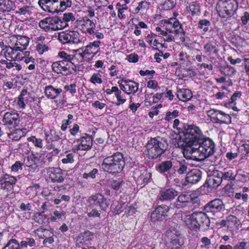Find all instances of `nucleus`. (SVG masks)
Instances as JSON below:
<instances>
[{"instance_id": "obj_1", "label": "nucleus", "mask_w": 249, "mask_h": 249, "mask_svg": "<svg viewBox=\"0 0 249 249\" xmlns=\"http://www.w3.org/2000/svg\"><path fill=\"white\" fill-rule=\"evenodd\" d=\"M214 152L215 146L213 141L204 137L197 146L184 148L183 155L186 159L200 161L212 155Z\"/></svg>"}, {"instance_id": "obj_2", "label": "nucleus", "mask_w": 249, "mask_h": 249, "mask_svg": "<svg viewBox=\"0 0 249 249\" xmlns=\"http://www.w3.org/2000/svg\"><path fill=\"white\" fill-rule=\"evenodd\" d=\"M164 23L166 24L165 30L160 27H157L155 30L159 33V36L163 37V40L171 42L177 41V42H184L185 39V33L182 26L178 20L176 18H170L165 19Z\"/></svg>"}, {"instance_id": "obj_3", "label": "nucleus", "mask_w": 249, "mask_h": 249, "mask_svg": "<svg viewBox=\"0 0 249 249\" xmlns=\"http://www.w3.org/2000/svg\"><path fill=\"white\" fill-rule=\"evenodd\" d=\"M87 203L86 213L89 218L100 217L101 213L97 209V207L99 206L101 210L106 211L109 205L106 198L100 194L90 196Z\"/></svg>"}, {"instance_id": "obj_4", "label": "nucleus", "mask_w": 249, "mask_h": 249, "mask_svg": "<svg viewBox=\"0 0 249 249\" xmlns=\"http://www.w3.org/2000/svg\"><path fill=\"white\" fill-rule=\"evenodd\" d=\"M204 137L199 127L195 124H189L185 127L183 142L186 147H196Z\"/></svg>"}, {"instance_id": "obj_5", "label": "nucleus", "mask_w": 249, "mask_h": 249, "mask_svg": "<svg viewBox=\"0 0 249 249\" xmlns=\"http://www.w3.org/2000/svg\"><path fill=\"white\" fill-rule=\"evenodd\" d=\"M125 164L124 156L121 153H116L105 158L102 163V168L109 173L120 172Z\"/></svg>"}, {"instance_id": "obj_6", "label": "nucleus", "mask_w": 249, "mask_h": 249, "mask_svg": "<svg viewBox=\"0 0 249 249\" xmlns=\"http://www.w3.org/2000/svg\"><path fill=\"white\" fill-rule=\"evenodd\" d=\"M38 4L45 12L58 13L70 7L71 2L69 0H39Z\"/></svg>"}, {"instance_id": "obj_7", "label": "nucleus", "mask_w": 249, "mask_h": 249, "mask_svg": "<svg viewBox=\"0 0 249 249\" xmlns=\"http://www.w3.org/2000/svg\"><path fill=\"white\" fill-rule=\"evenodd\" d=\"M238 3L236 0H219L216 5L217 14L221 18H231L236 13Z\"/></svg>"}, {"instance_id": "obj_8", "label": "nucleus", "mask_w": 249, "mask_h": 249, "mask_svg": "<svg viewBox=\"0 0 249 249\" xmlns=\"http://www.w3.org/2000/svg\"><path fill=\"white\" fill-rule=\"evenodd\" d=\"M66 24L61 22V19L58 17H47L41 20L38 23L39 27L46 32L55 31L65 28Z\"/></svg>"}, {"instance_id": "obj_9", "label": "nucleus", "mask_w": 249, "mask_h": 249, "mask_svg": "<svg viewBox=\"0 0 249 249\" xmlns=\"http://www.w3.org/2000/svg\"><path fill=\"white\" fill-rule=\"evenodd\" d=\"M146 149L149 156L152 159H156L164 152L166 148L160 138L158 137L151 139L147 144Z\"/></svg>"}, {"instance_id": "obj_10", "label": "nucleus", "mask_w": 249, "mask_h": 249, "mask_svg": "<svg viewBox=\"0 0 249 249\" xmlns=\"http://www.w3.org/2000/svg\"><path fill=\"white\" fill-rule=\"evenodd\" d=\"M173 171L166 175L168 180H170L177 175L187 174L190 171L189 164L184 160H173Z\"/></svg>"}, {"instance_id": "obj_11", "label": "nucleus", "mask_w": 249, "mask_h": 249, "mask_svg": "<svg viewBox=\"0 0 249 249\" xmlns=\"http://www.w3.org/2000/svg\"><path fill=\"white\" fill-rule=\"evenodd\" d=\"M58 39L63 44L69 43L78 45L82 43L83 37L75 31H68L59 33Z\"/></svg>"}, {"instance_id": "obj_12", "label": "nucleus", "mask_w": 249, "mask_h": 249, "mask_svg": "<svg viewBox=\"0 0 249 249\" xmlns=\"http://www.w3.org/2000/svg\"><path fill=\"white\" fill-rule=\"evenodd\" d=\"M207 116L211 120L217 124H229L231 123V117L228 114L220 110L210 109L207 111Z\"/></svg>"}, {"instance_id": "obj_13", "label": "nucleus", "mask_w": 249, "mask_h": 249, "mask_svg": "<svg viewBox=\"0 0 249 249\" xmlns=\"http://www.w3.org/2000/svg\"><path fill=\"white\" fill-rule=\"evenodd\" d=\"M234 214H230L227 216L226 219L222 220L219 225L222 227H227L228 230L231 232L234 230L238 229L240 225V221L238 218L239 214L241 211L236 209L233 212Z\"/></svg>"}, {"instance_id": "obj_14", "label": "nucleus", "mask_w": 249, "mask_h": 249, "mask_svg": "<svg viewBox=\"0 0 249 249\" xmlns=\"http://www.w3.org/2000/svg\"><path fill=\"white\" fill-rule=\"evenodd\" d=\"M52 67L55 73L64 75L71 74L74 70L73 67L71 66L70 61L66 59L53 62Z\"/></svg>"}, {"instance_id": "obj_15", "label": "nucleus", "mask_w": 249, "mask_h": 249, "mask_svg": "<svg viewBox=\"0 0 249 249\" xmlns=\"http://www.w3.org/2000/svg\"><path fill=\"white\" fill-rule=\"evenodd\" d=\"M81 49L74 50V54H69L64 51L59 52L58 56L61 59L68 60L71 63V67L78 66L84 60L86 54L84 53V50L80 52Z\"/></svg>"}, {"instance_id": "obj_16", "label": "nucleus", "mask_w": 249, "mask_h": 249, "mask_svg": "<svg viewBox=\"0 0 249 249\" xmlns=\"http://www.w3.org/2000/svg\"><path fill=\"white\" fill-rule=\"evenodd\" d=\"M30 42V38L25 36L13 35L10 37V43L19 52L26 51Z\"/></svg>"}, {"instance_id": "obj_17", "label": "nucleus", "mask_w": 249, "mask_h": 249, "mask_svg": "<svg viewBox=\"0 0 249 249\" xmlns=\"http://www.w3.org/2000/svg\"><path fill=\"white\" fill-rule=\"evenodd\" d=\"M15 60L22 61L26 65L29 64L27 67L29 71H33L36 68L35 59L30 56V52L29 51L18 52L16 54Z\"/></svg>"}, {"instance_id": "obj_18", "label": "nucleus", "mask_w": 249, "mask_h": 249, "mask_svg": "<svg viewBox=\"0 0 249 249\" xmlns=\"http://www.w3.org/2000/svg\"><path fill=\"white\" fill-rule=\"evenodd\" d=\"M118 83L120 89L127 94H134L139 89V83L134 81L122 79Z\"/></svg>"}, {"instance_id": "obj_19", "label": "nucleus", "mask_w": 249, "mask_h": 249, "mask_svg": "<svg viewBox=\"0 0 249 249\" xmlns=\"http://www.w3.org/2000/svg\"><path fill=\"white\" fill-rule=\"evenodd\" d=\"M95 26L96 23L87 17L79 20L78 23V29L83 33L89 35H93L94 33Z\"/></svg>"}, {"instance_id": "obj_20", "label": "nucleus", "mask_w": 249, "mask_h": 249, "mask_svg": "<svg viewBox=\"0 0 249 249\" xmlns=\"http://www.w3.org/2000/svg\"><path fill=\"white\" fill-rule=\"evenodd\" d=\"M92 142L91 136L86 134L78 139L77 144L72 148V150L74 153L77 152L78 150H88L91 148Z\"/></svg>"}, {"instance_id": "obj_21", "label": "nucleus", "mask_w": 249, "mask_h": 249, "mask_svg": "<svg viewBox=\"0 0 249 249\" xmlns=\"http://www.w3.org/2000/svg\"><path fill=\"white\" fill-rule=\"evenodd\" d=\"M2 121L4 125L15 127L20 122L19 114L15 111L6 112L3 115Z\"/></svg>"}, {"instance_id": "obj_22", "label": "nucleus", "mask_w": 249, "mask_h": 249, "mask_svg": "<svg viewBox=\"0 0 249 249\" xmlns=\"http://www.w3.org/2000/svg\"><path fill=\"white\" fill-rule=\"evenodd\" d=\"M17 181V179L15 177L5 174L0 179V189L10 192L13 190Z\"/></svg>"}, {"instance_id": "obj_23", "label": "nucleus", "mask_w": 249, "mask_h": 249, "mask_svg": "<svg viewBox=\"0 0 249 249\" xmlns=\"http://www.w3.org/2000/svg\"><path fill=\"white\" fill-rule=\"evenodd\" d=\"M178 195V192L171 187L162 188L159 194V198L161 201H167L174 199Z\"/></svg>"}, {"instance_id": "obj_24", "label": "nucleus", "mask_w": 249, "mask_h": 249, "mask_svg": "<svg viewBox=\"0 0 249 249\" xmlns=\"http://www.w3.org/2000/svg\"><path fill=\"white\" fill-rule=\"evenodd\" d=\"M93 239V233L89 231H86L80 233L76 239V246L80 248L82 246L89 247L91 245L90 241Z\"/></svg>"}, {"instance_id": "obj_25", "label": "nucleus", "mask_w": 249, "mask_h": 249, "mask_svg": "<svg viewBox=\"0 0 249 249\" xmlns=\"http://www.w3.org/2000/svg\"><path fill=\"white\" fill-rule=\"evenodd\" d=\"M169 210V207L165 205L158 206L152 213L151 219L154 221L162 220Z\"/></svg>"}, {"instance_id": "obj_26", "label": "nucleus", "mask_w": 249, "mask_h": 249, "mask_svg": "<svg viewBox=\"0 0 249 249\" xmlns=\"http://www.w3.org/2000/svg\"><path fill=\"white\" fill-rule=\"evenodd\" d=\"M47 174L53 182L61 183L64 181L63 172L59 168H49L47 171Z\"/></svg>"}, {"instance_id": "obj_27", "label": "nucleus", "mask_w": 249, "mask_h": 249, "mask_svg": "<svg viewBox=\"0 0 249 249\" xmlns=\"http://www.w3.org/2000/svg\"><path fill=\"white\" fill-rule=\"evenodd\" d=\"M205 209L208 212L217 213L224 210L225 207L221 199H215L208 203Z\"/></svg>"}, {"instance_id": "obj_28", "label": "nucleus", "mask_w": 249, "mask_h": 249, "mask_svg": "<svg viewBox=\"0 0 249 249\" xmlns=\"http://www.w3.org/2000/svg\"><path fill=\"white\" fill-rule=\"evenodd\" d=\"M195 218L193 219L196 220V224L197 226V231L202 226H208L209 219L207 215L201 212L194 213Z\"/></svg>"}, {"instance_id": "obj_29", "label": "nucleus", "mask_w": 249, "mask_h": 249, "mask_svg": "<svg viewBox=\"0 0 249 249\" xmlns=\"http://www.w3.org/2000/svg\"><path fill=\"white\" fill-rule=\"evenodd\" d=\"M201 178V172L198 169H193L186 174V181L191 184L197 183Z\"/></svg>"}, {"instance_id": "obj_30", "label": "nucleus", "mask_w": 249, "mask_h": 249, "mask_svg": "<svg viewBox=\"0 0 249 249\" xmlns=\"http://www.w3.org/2000/svg\"><path fill=\"white\" fill-rule=\"evenodd\" d=\"M101 41L99 40H94L92 42H90L87 45L84 49V53L85 54L90 55L93 54V55H96L98 52H100V45L101 44Z\"/></svg>"}, {"instance_id": "obj_31", "label": "nucleus", "mask_w": 249, "mask_h": 249, "mask_svg": "<svg viewBox=\"0 0 249 249\" xmlns=\"http://www.w3.org/2000/svg\"><path fill=\"white\" fill-rule=\"evenodd\" d=\"M32 7L31 6L24 5L21 7H18L15 13L23 20H26L31 16L32 14Z\"/></svg>"}, {"instance_id": "obj_32", "label": "nucleus", "mask_w": 249, "mask_h": 249, "mask_svg": "<svg viewBox=\"0 0 249 249\" xmlns=\"http://www.w3.org/2000/svg\"><path fill=\"white\" fill-rule=\"evenodd\" d=\"M194 213L190 214L186 213H183L181 214V219L185 223L186 226L191 230L197 231V226L196 224Z\"/></svg>"}, {"instance_id": "obj_33", "label": "nucleus", "mask_w": 249, "mask_h": 249, "mask_svg": "<svg viewBox=\"0 0 249 249\" xmlns=\"http://www.w3.org/2000/svg\"><path fill=\"white\" fill-rule=\"evenodd\" d=\"M62 92L60 88H55L52 85L46 86L44 89V94L46 97L50 99H54Z\"/></svg>"}, {"instance_id": "obj_34", "label": "nucleus", "mask_w": 249, "mask_h": 249, "mask_svg": "<svg viewBox=\"0 0 249 249\" xmlns=\"http://www.w3.org/2000/svg\"><path fill=\"white\" fill-rule=\"evenodd\" d=\"M173 160L162 161L156 166L157 170L160 173L164 174L166 176L167 174L173 171Z\"/></svg>"}, {"instance_id": "obj_35", "label": "nucleus", "mask_w": 249, "mask_h": 249, "mask_svg": "<svg viewBox=\"0 0 249 249\" xmlns=\"http://www.w3.org/2000/svg\"><path fill=\"white\" fill-rule=\"evenodd\" d=\"M236 171L233 167L224 168L222 172L218 173L222 180L234 181L235 180Z\"/></svg>"}, {"instance_id": "obj_36", "label": "nucleus", "mask_w": 249, "mask_h": 249, "mask_svg": "<svg viewBox=\"0 0 249 249\" xmlns=\"http://www.w3.org/2000/svg\"><path fill=\"white\" fill-rule=\"evenodd\" d=\"M39 160V158L37 156L32 154L27 156L26 160H24V164L29 169L35 171L38 168L37 163Z\"/></svg>"}, {"instance_id": "obj_37", "label": "nucleus", "mask_w": 249, "mask_h": 249, "mask_svg": "<svg viewBox=\"0 0 249 249\" xmlns=\"http://www.w3.org/2000/svg\"><path fill=\"white\" fill-rule=\"evenodd\" d=\"M30 94L28 92L27 90L23 89L21 90L20 94L18 95L17 100V105L20 109H24L26 107V104L27 103Z\"/></svg>"}, {"instance_id": "obj_38", "label": "nucleus", "mask_w": 249, "mask_h": 249, "mask_svg": "<svg viewBox=\"0 0 249 249\" xmlns=\"http://www.w3.org/2000/svg\"><path fill=\"white\" fill-rule=\"evenodd\" d=\"M190 200V196L182 194L178 196L177 200L173 204L174 207L177 209L185 207L189 202Z\"/></svg>"}, {"instance_id": "obj_39", "label": "nucleus", "mask_w": 249, "mask_h": 249, "mask_svg": "<svg viewBox=\"0 0 249 249\" xmlns=\"http://www.w3.org/2000/svg\"><path fill=\"white\" fill-rule=\"evenodd\" d=\"M222 181L221 176H219L218 174L216 176L209 177L206 180L205 185L210 188H216L220 185Z\"/></svg>"}, {"instance_id": "obj_40", "label": "nucleus", "mask_w": 249, "mask_h": 249, "mask_svg": "<svg viewBox=\"0 0 249 249\" xmlns=\"http://www.w3.org/2000/svg\"><path fill=\"white\" fill-rule=\"evenodd\" d=\"M157 35L150 32L145 36V40L149 46L154 50H158L159 45L160 44L159 40L156 39Z\"/></svg>"}, {"instance_id": "obj_41", "label": "nucleus", "mask_w": 249, "mask_h": 249, "mask_svg": "<svg viewBox=\"0 0 249 249\" xmlns=\"http://www.w3.org/2000/svg\"><path fill=\"white\" fill-rule=\"evenodd\" d=\"M177 95L179 100L186 102L192 98V93L190 89H178Z\"/></svg>"}, {"instance_id": "obj_42", "label": "nucleus", "mask_w": 249, "mask_h": 249, "mask_svg": "<svg viewBox=\"0 0 249 249\" xmlns=\"http://www.w3.org/2000/svg\"><path fill=\"white\" fill-rule=\"evenodd\" d=\"M215 45V43L211 41L206 43L204 45V53L209 56L212 54L217 55L219 51Z\"/></svg>"}, {"instance_id": "obj_43", "label": "nucleus", "mask_w": 249, "mask_h": 249, "mask_svg": "<svg viewBox=\"0 0 249 249\" xmlns=\"http://www.w3.org/2000/svg\"><path fill=\"white\" fill-rule=\"evenodd\" d=\"M235 180L245 183L249 181V173L238 170L236 171Z\"/></svg>"}, {"instance_id": "obj_44", "label": "nucleus", "mask_w": 249, "mask_h": 249, "mask_svg": "<svg viewBox=\"0 0 249 249\" xmlns=\"http://www.w3.org/2000/svg\"><path fill=\"white\" fill-rule=\"evenodd\" d=\"M2 52L6 58H14L16 54L19 51L15 49L14 46H7L2 50Z\"/></svg>"}, {"instance_id": "obj_45", "label": "nucleus", "mask_w": 249, "mask_h": 249, "mask_svg": "<svg viewBox=\"0 0 249 249\" xmlns=\"http://www.w3.org/2000/svg\"><path fill=\"white\" fill-rule=\"evenodd\" d=\"M177 231L175 229H173L172 231H167V236L170 242L175 246L179 245V240L177 234Z\"/></svg>"}, {"instance_id": "obj_46", "label": "nucleus", "mask_w": 249, "mask_h": 249, "mask_svg": "<svg viewBox=\"0 0 249 249\" xmlns=\"http://www.w3.org/2000/svg\"><path fill=\"white\" fill-rule=\"evenodd\" d=\"M199 244L201 249H210L213 246L211 239L206 236L201 238Z\"/></svg>"}, {"instance_id": "obj_47", "label": "nucleus", "mask_w": 249, "mask_h": 249, "mask_svg": "<svg viewBox=\"0 0 249 249\" xmlns=\"http://www.w3.org/2000/svg\"><path fill=\"white\" fill-rule=\"evenodd\" d=\"M62 159L61 161L64 164L72 163L74 161V155L72 153H69L66 151L64 154L62 155Z\"/></svg>"}, {"instance_id": "obj_48", "label": "nucleus", "mask_w": 249, "mask_h": 249, "mask_svg": "<svg viewBox=\"0 0 249 249\" xmlns=\"http://www.w3.org/2000/svg\"><path fill=\"white\" fill-rule=\"evenodd\" d=\"M189 7L192 15H198L200 14V6L198 1H195L191 2Z\"/></svg>"}, {"instance_id": "obj_49", "label": "nucleus", "mask_w": 249, "mask_h": 249, "mask_svg": "<svg viewBox=\"0 0 249 249\" xmlns=\"http://www.w3.org/2000/svg\"><path fill=\"white\" fill-rule=\"evenodd\" d=\"M179 111L177 109H175L173 111H168L166 112L164 120L168 122L172 121L173 119H176L179 116Z\"/></svg>"}, {"instance_id": "obj_50", "label": "nucleus", "mask_w": 249, "mask_h": 249, "mask_svg": "<svg viewBox=\"0 0 249 249\" xmlns=\"http://www.w3.org/2000/svg\"><path fill=\"white\" fill-rule=\"evenodd\" d=\"M20 243L16 239H10L2 249H20Z\"/></svg>"}, {"instance_id": "obj_51", "label": "nucleus", "mask_w": 249, "mask_h": 249, "mask_svg": "<svg viewBox=\"0 0 249 249\" xmlns=\"http://www.w3.org/2000/svg\"><path fill=\"white\" fill-rule=\"evenodd\" d=\"M47 215L42 213H36L34 214L33 219L40 224L45 223Z\"/></svg>"}, {"instance_id": "obj_52", "label": "nucleus", "mask_w": 249, "mask_h": 249, "mask_svg": "<svg viewBox=\"0 0 249 249\" xmlns=\"http://www.w3.org/2000/svg\"><path fill=\"white\" fill-rule=\"evenodd\" d=\"M21 248H26L28 247H33L36 245V241L33 238H27L20 243Z\"/></svg>"}, {"instance_id": "obj_53", "label": "nucleus", "mask_w": 249, "mask_h": 249, "mask_svg": "<svg viewBox=\"0 0 249 249\" xmlns=\"http://www.w3.org/2000/svg\"><path fill=\"white\" fill-rule=\"evenodd\" d=\"M211 24V22L209 20L206 19H201L198 22V27L203 29L204 32H206L209 31Z\"/></svg>"}, {"instance_id": "obj_54", "label": "nucleus", "mask_w": 249, "mask_h": 249, "mask_svg": "<svg viewBox=\"0 0 249 249\" xmlns=\"http://www.w3.org/2000/svg\"><path fill=\"white\" fill-rule=\"evenodd\" d=\"M75 20V17L72 13H65L63 14V19L61 22L66 24L65 28L68 26V22L73 21Z\"/></svg>"}, {"instance_id": "obj_55", "label": "nucleus", "mask_w": 249, "mask_h": 249, "mask_svg": "<svg viewBox=\"0 0 249 249\" xmlns=\"http://www.w3.org/2000/svg\"><path fill=\"white\" fill-rule=\"evenodd\" d=\"M115 96L117 99L116 106H120L126 102L124 94L122 93V91L119 89L115 94Z\"/></svg>"}, {"instance_id": "obj_56", "label": "nucleus", "mask_w": 249, "mask_h": 249, "mask_svg": "<svg viewBox=\"0 0 249 249\" xmlns=\"http://www.w3.org/2000/svg\"><path fill=\"white\" fill-rule=\"evenodd\" d=\"M242 94L240 92L236 91L235 92L233 95L231 96V101H229L228 103V105L229 107H231L234 110H236L237 107H232V106H234L235 105V101L237 100V98H239L241 97Z\"/></svg>"}, {"instance_id": "obj_57", "label": "nucleus", "mask_w": 249, "mask_h": 249, "mask_svg": "<svg viewBox=\"0 0 249 249\" xmlns=\"http://www.w3.org/2000/svg\"><path fill=\"white\" fill-rule=\"evenodd\" d=\"M48 50L49 47L46 44L43 43V42H38L37 43L36 46V51L40 55H41L45 52H47Z\"/></svg>"}, {"instance_id": "obj_58", "label": "nucleus", "mask_w": 249, "mask_h": 249, "mask_svg": "<svg viewBox=\"0 0 249 249\" xmlns=\"http://www.w3.org/2000/svg\"><path fill=\"white\" fill-rule=\"evenodd\" d=\"M89 81L93 84H101L103 83L102 76L99 73H94L91 76Z\"/></svg>"}, {"instance_id": "obj_59", "label": "nucleus", "mask_w": 249, "mask_h": 249, "mask_svg": "<svg viewBox=\"0 0 249 249\" xmlns=\"http://www.w3.org/2000/svg\"><path fill=\"white\" fill-rule=\"evenodd\" d=\"M28 142H32L34 145L39 148L43 147L42 140L36 138L35 136H31L27 138Z\"/></svg>"}, {"instance_id": "obj_60", "label": "nucleus", "mask_w": 249, "mask_h": 249, "mask_svg": "<svg viewBox=\"0 0 249 249\" xmlns=\"http://www.w3.org/2000/svg\"><path fill=\"white\" fill-rule=\"evenodd\" d=\"M175 5V0H165L162 4V8L165 10H168L172 9Z\"/></svg>"}, {"instance_id": "obj_61", "label": "nucleus", "mask_w": 249, "mask_h": 249, "mask_svg": "<svg viewBox=\"0 0 249 249\" xmlns=\"http://www.w3.org/2000/svg\"><path fill=\"white\" fill-rule=\"evenodd\" d=\"M148 5V2L146 0L141 1L138 3V6L135 9L134 14H138L140 11L145 10Z\"/></svg>"}, {"instance_id": "obj_62", "label": "nucleus", "mask_w": 249, "mask_h": 249, "mask_svg": "<svg viewBox=\"0 0 249 249\" xmlns=\"http://www.w3.org/2000/svg\"><path fill=\"white\" fill-rule=\"evenodd\" d=\"M76 84L75 83L71 84L69 85H65L64 87L65 92H69L71 95H73L76 93Z\"/></svg>"}, {"instance_id": "obj_63", "label": "nucleus", "mask_w": 249, "mask_h": 249, "mask_svg": "<svg viewBox=\"0 0 249 249\" xmlns=\"http://www.w3.org/2000/svg\"><path fill=\"white\" fill-rule=\"evenodd\" d=\"M73 118V115L71 114H69L68 116V119L64 120L62 121V124L61 126V129L63 131H65L67 128L68 125L70 124L71 123V120Z\"/></svg>"}, {"instance_id": "obj_64", "label": "nucleus", "mask_w": 249, "mask_h": 249, "mask_svg": "<svg viewBox=\"0 0 249 249\" xmlns=\"http://www.w3.org/2000/svg\"><path fill=\"white\" fill-rule=\"evenodd\" d=\"M98 172V170L97 169L94 168L89 173H84L83 175V178L85 179H88L89 178L94 179L96 178V175L97 174Z\"/></svg>"}]
</instances>
